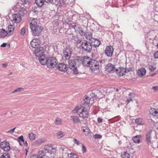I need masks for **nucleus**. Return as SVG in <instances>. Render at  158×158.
Listing matches in <instances>:
<instances>
[{
  "label": "nucleus",
  "mask_w": 158,
  "mask_h": 158,
  "mask_svg": "<svg viewBox=\"0 0 158 158\" xmlns=\"http://www.w3.org/2000/svg\"><path fill=\"white\" fill-rule=\"evenodd\" d=\"M81 48L84 51L89 52L92 49V44H91V43L84 40L82 43Z\"/></svg>",
  "instance_id": "nucleus-2"
},
{
  "label": "nucleus",
  "mask_w": 158,
  "mask_h": 158,
  "mask_svg": "<svg viewBox=\"0 0 158 158\" xmlns=\"http://www.w3.org/2000/svg\"><path fill=\"white\" fill-rule=\"evenodd\" d=\"M135 123L139 125H143L144 124V122L142 120V118H138L135 120Z\"/></svg>",
  "instance_id": "nucleus-32"
},
{
  "label": "nucleus",
  "mask_w": 158,
  "mask_h": 158,
  "mask_svg": "<svg viewBox=\"0 0 158 158\" xmlns=\"http://www.w3.org/2000/svg\"><path fill=\"white\" fill-rule=\"evenodd\" d=\"M16 128V127H15V128L11 129L6 132L7 133H9L10 134H12L15 132V129Z\"/></svg>",
  "instance_id": "nucleus-46"
},
{
  "label": "nucleus",
  "mask_w": 158,
  "mask_h": 158,
  "mask_svg": "<svg viewBox=\"0 0 158 158\" xmlns=\"http://www.w3.org/2000/svg\"><path fill=\"white\" fill-rule=\"evenodd\" d=\"M56 134L57 138L59 139L62 138L64 135V133L61 131L58 132Z\"/></svg>",
  "instance_id": "nucleus-38"
},
{
  "label": "nucleus",
  "mask_w": 158,
  "mask_h": 158,
  "mask_svg": "<svg viewBox=\"0 0 158 158\" xmlns=\"http://www.w3.org/2000/svg\"><path fill=\"white\" fill-rule=\"evenodd\" d=\"M10 155L8 153H4L2 155L0 158H10Z\"/></svg>",
  "instance_id": "nucleus-42"
},
{
  "label": "nucleus",
  "mask_w": 158,
  "mask_h": 158,
  "mask_svg": "<svg viewBox=\"0 0 158 158\" xmlns=\"http://www.w3.org/2000/svg\"><path fill=\"white\" fill-rule=\"evenodd\" d=\"M154 56L155 58H158V51L155 52L154 54Z\"/></svg>",
  "instance_id": "nucleus-54"
},
{
  "label": "nucleus",
  "mask_w": 158,
  "mask_h": 158,
  "mask_svg": "<svg viewBox=\"0 0 158 158\" xmlns=\"http://www.w3.org/2000/svg\"><path fill=\"white\" fill-rule=\"evenodd\" d=\"M25 32V28L23 27L22 28L21 31H20V34L23 35Z\"/></svg>",
  "instance_id": "nucleus-50"
},
{
  "label": "nucleus",
  "mask_w": 158,
  "mask_h": 158,
  "mask_svg": "<svg viewBox=\"0 0 158 158\" xmlns=\"http://www.w3.org/2000/svg\"><path fill=\"white\" fill-rule=\"evenodd\" d=\"M44 143V140L42 139H39L35 141L33 143V145L38 146Z\"/></svg>",
  "instance_id": "nucleus-25"
},
{
  "label": "nucleus",
  "mask_w": 158,
  "mask_h": 158,
  "mask_svg": "<svg viewBox=\"0 0 158 158\" xmlns=\"http://www.w3.org/2000/svg\"><path fill=\"white\" fill-rule=\"evenodd\" d=\"M19 91H20V88H18L16 89H15L14 91L11 92V94L14 93H15L16 92H19Z\"/></svg>",
  "instance_id": "nucleus-55"
},
{
  "label": "nucleus",
  "mask_w": 158,
  "mask_h": 158,
  "mask_svg": "<svg viewBox=\"0 0 158 158\" xmlns=\"http://www.w3.org/2000/svg\"><path fill=\"white\" fill-rule=\"evenodd\" d=\"M44 50L43 47H39L34 50L35 55L38 57L45 55L44 54Z\"/></svg>",
  "instance_id": "nucleus-9"
},
{
  "label": "nucleus",
  "mask_w": 158,
  "mask_h": 158,
  "mask_svg": "<svg viewBox=\"0 0 158 158\" xmlns=\"http://www.w3.org/2000/svg\"><path fill=\"white\" fill-rule=\"evenodd\" d=\"M14 26L12 25L8 26V30L7 31L8 35H11L12 34L14 31Z\"/></svg>",
  "instance_id": "nucleus-31"
},
{
  "label": "nucleus",
  "mask_w": 158,
  "mask_h": 158,
  "mask_svg": "<svg viewBox=\"0 0 158 158\" xmlns=\"http://www.w3.org/2000/svg\"><path fill=\"white\" fill-rule=\"evenodd\" d=\"M69 67L70 69H74L76 64L75 60H70L69 61Z\"/></svg>",
  "instance_id": "nucleus-27"
},
{
  "label": "nucleus",
  "mask_w": 158,
  "mask_h": 158,
  "mask_svg": "<svg viewBox=\"0 0 158 158\" xmlns=\"http://www.w3.org/2000/svg\"><path fill=\"white\" fill-rule=\"evenodd\" d=\"M46 155L45 153L43 151H39L37 155H34L31 158H43Z\"/></svg>",
  "instance_id": "nucleus-19"
},
{
  "label": "nucleus",
  "mask_w": 158,
  "mask_h": 158,
  "mask_svg": "<svg viewBox=\"0 0 158 158\" xmlns=\"http://www.w3.org/2000/svg\"><path fill=\"white\" fill-rule=\"evenodd\" d=\"M83 131L86 136L89 135L90 133V130L88 128H85V129L82 130Z\"/></svg>",
  "instance_id": "nucleus-36"
},
{
  "label": "nucleus",
  "mask_w": 158,
  "mask_h": 158,
  "mask_svg": "<svg viewBox=\"0 0 158 158\" xmlns=\"http://www.w3.org/2000/svg\"><path fill=\"white\" fill-rule=\"evenodd\" d=\"M120 69V71L119 72V75L120 76H122L125 74V68L122 67L119 68Z\"/></svg>",
  "instance_id": "nucleus-35"
},
{
  "label": "nucleus",
  "mask_w": 158,
  "mask_h": 158,
  "mask_svg": "<svg viewBox=\"0 0 158 158\" xmlns=\"http://www.w3.org/2000/svg\"><path fill=\"white\" fill-rule=\"evenodd\" d=\"M75 31L79 34L81 35H82L84 34L83 31L81 27H77L75 29Z\"/></svg>",
  "instance_id": "nucleus-30"
},
{
  "label": "nucleus",
  "mask_w": 158,
  "mask_h": 158,
  "mask_svg": "<svg viewBox=\"0 0 158 158\" xmlns=\"http://www.w3.org/2000/svg\"><path fill=\"white\" fill-rule=\"evenodd\" d=\"M70 118V120L73 122L74 124H76L80 122V120L79 119L77 116H71Z\"/></svg>",
  "instance_id": "nucleus-22"
},
{
  "label": "nucleus",
  "mask_w": 158,
  "mask_h": 158,
  "mask_svg": "<svg viewBox=\"0 0 158 158\" xmlns=\"http://www.w3.org/2000/svg\"><path fill=\"white\" fill-rule=\"evenodd\" d=\"M71 27L72 28H73L75 30V29H76V28H77V25L75 24L74 25H72Z\"/></svg>",
  "instance_id": "nucleus-60"
},
{
  "label": "nucleus",
  "mask_w": 158,
  "mask_h": 158,
  "mask_svg": "<svg viewBox=\"0 0 158 158\" xmlns=\"http://www.w3.org/2000/svg\"><path fill=\"white\" fill-rule=\"evenodd\" d=\"M47 3L49 4H54L55 2H53V0H44Z\"/></svg>",
  "instance_id": "nucleus-48"
},
{
  "label": "nucleus",
  "mask_w": 158,
  "mask_h": 158,
  "mask_svg": "<svg viewBox=\"0 0 158 158\" xmlns=\"http://www.w3.org/2000/svg\"><path fill=\"white\" fill-rule=\"evenodd\" d=\"M31 29L32 31V34L35 36L39 35L43 30V28L39 25L35 27H32Z\"/></svg>",
  "instance_id": "nucleus-4"
},
{
  "label": "nucleus",
  "mask_w": 158,
  "mask_h": 158,
  "mask_svg": "<svg viewBox=\"0 0 158 158\" xmlns=\"http://www.w3.org/2000/svg\"><path fill=\"white\" fill-rule=\"evenodd\" d=\"M90 101V98L88 96H86L85 98L81 102V103L83 105H86L89 103Z\"/></svg>",
  "instance_id": "nucleus-28"
},
{
  "label": "nucleus",
  "mask_w": 158,
  "mask_h": 158,
  "mask_svg": "<svg viewBox=\"0 0 158 158\" xmlns=\"http://www.w3.org/2000/svg\"><path fill=\"white\" fill-rule=\"evenodd\" d=\"M0 148L6 152L9 151L10 149L9 143L5 141L2 142L0 143Z\"/></svg>",
  "instance_id": "nucleus-12"
},
{
  "label": "nucleus",
  "mask_w": 158,
  "mask_h": 158,
  "mask_svg": "<svg viewBox=\"0 0 158 158\" xmlns=\"http://www.w3.org/2000/svg\"><path fill=\"white\" fill-rule=\"evenodd\" d=\"M27 11L26 9L22 7L20 8V21L22 19V17L25 18L27 16Z\"/></svg>",
  "instance_id": "nucleus-21"
},
{
  "label": "nucleus",
  "mask_w": 158,
  "mask_h": 158,
  "mask_svg": "<svg viewBox=\"0 0 158 158\" xmlns=\"http://www.w3.org/2000/svg\"><path fill=\"white\" fill-rule=\"evenodd\" d=\"M94 137L95 139H101L102 137L101 135H99L98 134H96L94 135Z\"/></svg>",
  "instance_id": "nucleus-47"
},
{
  "label": "nucleus",
  "mask_w": 158,
  "mask_h": 158,
  "mask_svg": "<svg viewBox=\"0 0 158 158\" xmlns=\"http://www.w3.org/2000/svg\"><path fill=\"white\" fill-rule=\"evenodd\" d=\"M146 72L145 68H141L138 69L137 73L139 76L141 77L145 75Z\"/></svg>",
  "instance_id": "nucleus-18"
},
{
  "label": "nucleus",
  "mask_w": 158,
  "mask_h": 158,
  "mask_svg": "<svg viewBox=\"0 0 158 158\" xmlns=\"http://www.w3.org/2000/svg\"><path fill=\"white\" fill-rule=\"evenodd\" d=\"M58 63V61L56 57H50L48 59L47 65V67L49 68H53Z\"/></svg>",
  "instance_id": "nucleus-3"
},
{
  "label": "nucleus",
  "mask_w": 158,
  "mask_h": 158,
  "mask_svg": "<svg viewBox=\"0 0 158 158\" xmlns=\"http://www.w3.org/2000/svg\"><path fill=\"white\" fill-rule=\"evenodd\" d=\"M114 52V48L111 46H107L105 50V54L108 57H111Z\"/></svg>",
  "instance_id": "nucleus-11"
},
{
  "label": "nucleus",
  "mask_w": 158,
  "mask_h": 158,
  "mask_svg": "<svg viewBox=\"0 0 158 158\" xmlns=\"http://www.w3.org/2000/svg\"><path fill=\"white\" fill-rule=\"evenodd\" d=\"M73 70V73L75 75L77 74L78 73V71L77 68L75 67L74 69H71Z\"/></svg>",
  "instance_id": "nucleus-45"
},
{
  "label": "nucleus",
  "mask_w": 158,
  "mask_h": 158,
  "mask_svg": "<svg viewBox=\"0 0 158 158\" xmlns=\"http://www.w3.org/2000/svg\"><path fill=\"white\" fill-rule=\"evenodd\" d=\"M73 142L78 145H79L80 143V142L76 139H74Z\"/></svg>",
  "instance_id": "nucleus-52"
},
{
  "label": "nucleus",
  "mask_w": 158,
  "mask_h": 158,
  "mask_svg": "<svg viewBox=\"0 0 158 158\" xmlns=\"http://www.w3.org/2000/svg\"><path fill=\"white\" fill-rule=\"evenodd\" d=\"M156 69V67L154 65H149V69L152 72H153Z\"/></svg>",
  "instance_id": "nucleus-44"
},
{
  "label": "nucleus",
  "mask_w": 158,
  "mask_h": 158,
  "mask_svg": "<svg viewBox=\"0 0 158 158\" xmlns=\"http://www.w3.org/2000/svg\"><path fill=\"white\" fill-rule=\"evenodd\" d=\"M81 109V107H76L75 108L72 110V113H77L78 114L79 113Z\"/></svg>",
  "instance_id": "nucleus-39"
},
{
  "label": "nucleus",
  "mask_w": 158,
  "mask_h": 158,
  "mask_svg": "<svg viewBox=\"0 0 158 158\" xmlns=\"http://www.w3.org/2000/svg\"><path fill=\"white\" fill-rule=\"evenodd\" d=\"M152 131L150 130L146 135L145 142L148 146H150L151 147L154 148L155 146L156 139L152 137Z\"/></svg>",
  "instance_id": "nucleus-1"
},
{
  "label": "nucleus",
  "mask_w": 158,
  "mask_h": 158,
  "mask_svg": "<svg viewBox=\"0 0 158 158\" xmlns=\"http://www.w3.org/2000/svg\"><path fill=\"white\" fill-rule=\"evenodd\" d=\"M36 135L33 133H31L29 134V138L30 140L33 141L35 139Z\"/></svg>",
  "instance_id": "nucleus-37"
},
{
  "label": "nucleus",
  "mask_w": 158,
  "mask_h": 158,
  "mask_svg": "<svg viewBox=\"0 0 158 158\" xmlns=\"http://www.w3.org/2000/svg\"><path fill=\"white\" fill-rule=\"evenodd\" d=\"M142 136L141 135H137L132 137V139L134 143H140V139Z\"/></svg>",
  "instance_id": "nucleus-23"
},
{
  "label": "nucleus",
  "mask_w": 158,
  "mask_h": 158,
  "mask_svg": "<svg viewBox=\"0 0 158 158\" xmlns=\"http://www.w3.org/2000/svg\"><path fill=\"white\" fill-rule=\"evenodd\" d=\"M154 114L153 115V116H156L157 117H158V111L156 110L155 111H154Z\"/></svg>",
  "instance_id": "nucleus-57"
},
{
  "label": "nucleus",
  "mask_w": 158,
  "mask_h": 158,
  "mask_svg": "<svg viewBox=\"0 0 158 158\" xmlns=\"http://www.w3.org/2000/svg\"><path fill=\"white\" fill-rule=\"evenodd\" d=\"M155 110H156L154 108L151 109L149 111L150 114L153 115L154 114V111Z\"/></svg>",
  "instance_id": "nucleus-49"
},
{
  "label": "nucleus",
  "mask_w": 158,
  "mask_h": 158,
  "mask_svg": "<svg viewBox=\"0 0 158 158\" xmlns=\"http://www.w3.org/2000/svg\"><path fill=\"white\" fill-rule=\"evenodd\" d=\"M80 59L83 65L87 67H89L91 59L88 56H83Z\"/></svg>",
  "instance_id": "nucleus-8"
},
{
  "label": "nucleus",
  "mask_w": 158,
  "mask_h": 158,
  "mask_svg": "<svg viewBox=\"0 0 158 158\" xmlns=\"http://www.w3.org/2000/svg\"><path fill=\"white\" fill-rule=\"evenodd\" d=\"M102 118L98 117V123H102Z\"/></svg>",
  "instance_id": "nucleus-58"
},
{
  "label": "nucleus",
  "mask_w": 158,
  "mask_h": 158,
  "mask_svg": "<svg viewBox=\"0 0 158 158\" xmlns=\"http://www.w3.org/2000/svg\"><path fill=\"white\" fill-rule=\"evenodd\" d=\"M8 34L7 31L2 28L0 29V37L2 38H4Z\"/></svg>",
  "instance_id": "nucleus-26"
},
{
  "label": "nucleus",
  "mask_w": 158,
  "mask_h": 158,
  "mask_svg": "<svg viewBox=\"0 0 158 158\" xmlns=\"http://www.w3.org/2000/svg\"><path fill=\"white\" fill-rule=\"evenodd\" d=\"M8 64L7 63H5L3 64H2V67L4 68H6Z\"/></svg>",
  "instance_id": "nucleus-61"
},
{
  "label": "nucleus",
  "mask_w": 158,
  "mask_h": 158,
  "mask_svg": "<svg viewBox=\"0 0 158 158\" xmlns=\"http://www.w3.org/2000/svg\"><path fill=\"white\" fill-rule=\"evenodd\" d=\"M61 119L58 117L56 118L54 123L56 124L60 125L61 123Z\"/></svg>",
  "instance_id": "nucleus-41"
},
{
  "label": "nucleus",
  "mask_w": 158,
  "mask_h": 158,
  "mask_svg": "<svg viewBox=\"0 0 158 158\" xmlns=\"http://www.w3.org/2000/svg\"><path fill=\"white\" fill-rule=\"evenodd\" d=\"M130 156V155L127 151L124 152L121 155V157L123 158H129Z\"/></svg>",
  "instance_id": "nucleus-34"
},
{
  "label": "nucleus",
  "mask_w": 158,
  "mask_h": 158,
  "mask_svg": "<svg viewBox=\"0 0 158 158\" xmlns=\"http://www.w3.org/2000/svg\"><path fill=\"white\" fill-rule=\"evenodd\" d=\"M41 151H43L45 153V154L47 153H49L50 154L54 153L56 152V149L52 146H45L44 149Z\"/></svg>",
  "instance_id": "nucleus-6"
},
{
  "label": "nucleus",
  "mask_w": 158,
  "mask_h": 158,
  "mask_svg": "<svg viewBox=\"0 0 158 158\" xmlns=\"http://www.w3.org/2000/svg\"><path fill=\"white\" fill-rule=\"evenodd\" d=\"M89 67L93 71L97 69L98 70L99 67V63L95 60H91Z\"/></svg>",
  "instance_id": "nucleus-5"
},
{
  "label": "nucleus",
  "mask_w": 158,
  "mask_h": 158,
  "mask_svg": "<svg viewBox=\"0 0 158 158\" xmlns=\"http://www.w3.org/2000/svg\"><path fill=\"white\" fill-rule=\"evenodd\" d=\"M22 141V142H23L24 146H25L26 147H27V146L28 144H27V143L26 141H25L23 139V141Z\"/></svg>",
  "instance_id": "nucleus-56"
},
{
  "label": "nucleus",
  "mask_w": 158,
  "mask_h": 158,
  "mask_svg": "<svg viewBox=\"0 0 158 158\" xmlns=\"http://www.w3.org/2000/svg\"><path fill=\"white\" fill-rule=\"evenodd\" d=\"M84 34L87 39H90L92 38V34L90 32H85L84 33Z\"/></svg>",
  "instance_id": "nucleus-33"
},
{
  "label": "nucleus",
  "mask_w": 158,
  "mask_h": 158,
  "mask_svg": "<svg viewBox=\"0 0 158 158\" xmlns=\"http://www.w3.org/2000/svg\"><path fill=\"white\" fill-rule=\"evenodd\" d=\"M81 108H82L81 109V111H80L79 113L78 114L79 117L83 118H87L89 116L88 113L85 110L83 107L82 106Z\"/></svg>",
  "instance_id": "nucleus-13"
},
{
  "label": "nucleus",
  "mask_w": 158,
  "mask_h": 158,
  "mask_svg": "<svg viewBox=\"0 0 158 158\" xmlns=\"http://www.w3.org/2000/svg\"><path fill=\"white\" fill-rule=\"evenodd\" d=\"M39 60L40 62L42 65H44L48 63V59L46 57H45V55L39 57Z\"/></svg>",
  "instance_id": "nucleus-17"
},
{
  "label": "nucleus",
  "mask_w": 158,
  "mask_h": 158,
  "mask_svg": "<svg viewBox=\"0 0 158 158\" xmlns=\"http://www.w3.org/2000/svg\"><path fill=\"white\" fill-rule=\"evenodd\" d=\"M100 44V41L98 40H95L94 42V44L93 45L95 48L98 47Z\"/></svg>",
  "instance_id": "nucleus-40"
},
{
  "label": "nucleus",
  "mask_w": 158,
  "mask_h": 158,
  "mask_svg": "<svg viewBox=\"0 0 158 158\" xmlns=\"http://www.w3.org/2000/svg\"><path fill=\"white\" fill-rule=\"evenodd\" d=\"M106 70L110 73H117L119 71L118 69H115L114 66L111 64H108L106 65Z\"/></svg>",
  "instance_id": "nucleus-10"
},
{
  "label": "nucleus",
  "mask_w": 158,
  "mask_h": 158,
  "mask_svg": "<svg viewBox=\"0 0 158 158\" xmlns=\"http://www.w3.org/2000/svg\"><path fill=\"white\" fill-rule=\"evenodd\" d=\"M29 0H23V3L24 4L28 3Z\"/></svg>",
  "instance_id": "nucleus-62"
},
{
  "label": "nucleus",
  "mask_w": 158,
  "mask_h": 158,
  "mask_svg": "<svg viewBox=\"0 0 158 158\" xmlns=\"http://www.w3.org/2000/svg\"><path fill=\"white\" fill-rule=\"evenodd\" d=\"M152 89L156 91L158 90V86H154L152 87Z\"/></svg>",
  "instance_id": "nucleus-59"
},
{
  "label": "nucleus",
  "mask_w": 158,
  "mask_h": 158,
  "mask_svg": "<svg viewBox=\"0 0 158 158\" xmlns=\"http://www.w3.org/2000/svg\"><path fill=\"white\" fill-rule=\"evenodd\" d=\"M57 68L60 71H65L67 70L68 67L67 65L64 63H59L57 65Z\"/></svg>",
  "instance_id": "nucleus-14"
},
{
  "label": "nucleus",
  "mask_w": 158,
  "mask_h": 158,
  "mask_svg": "<svg viewBox=\"0 0 158 158\" xmlns=\"http://www.w3.org/2000/svg\"><path fill=\"white\" fill-rule=\"evenodd\" d=\"M68 158H78L77 155L75 154L71 153L68 154Z\"/></svg>",
  "instance_id": "nucleus-43"
},
{
  "label": "nucleus",
  "mask_w": 158,
  "mask_h": 158,
  "mask_svg": "<svg viewBox=\"0 0 158 158\" xmlns=\"http://www.w3.org/2000/svg\"><path fill=\"white\" fill-rule=\"evenodd\" d=\"M72 49L69 47L65 48L63 50V55L66 59H69L71 56Z\"/></svg>",
  "instance_id": "nucleus-7"
},
{
  "label": "nucleus",
  "mask_w": 158,
  "mask_h": 158,
  "mask_svg": "<svg viewBox=\"0 0 158 158\" xmlns=\"http://www.w3.org/2000/svg\"><path fill=\"white\" fill-rule=\"evenodd\" d=\"M13 20L14 22L17 23L20 22V15L18 14H15L13 15Z\"/></svg>",
  "instance_id": "nucleus-24"
},
{
  "label": "nucleus",
  "mask_w": 158,
  "mask_h": 158,
  "mask_svg": "<svg viewBox=\"0 0 158 158\" xmlns=\"http://www.w3.org/2000/svg\"><path fill=\"white\" fill-rule=\"evenodd\" d=\"M6 43H3L1 45V46L2 47H5L6 46Z\"/></svg>",
  "instance_id": "nucleus-63"
},
{
  "label": "nucleus",
  "mask_w": 158,
  "mask_h": 158,
  "mask_svg": "<svg viewBox=\"0 0 158 158\" xmlns=\"http://www.w3.org/2000/svg\"><path fill=\"white\" fill-rule=\"evenodd\" d=\"M131 101H132V100L131 98H130V99L127 100V103H129Z\"/></svg>",
  "instance_id": "nucleus-64"
},
{
  "label": "nucleus",
  "mask_w": 158,
  "mask_h": 158,
  "mask_svg": "<svg viewBox=\"0 0 158 158\" xmlns=\"http://www.w3.org/2000/svg\"><path fill=\"white\" fill-rule=\"evenodd\" d=\"M82 151L83 153H85L86 151V149L85 146L83 144H82Z\"/></svg>",
  "instance_id": "nucleus-53"
},
{
  "label": "nucleus",
  "mask_w": 158,
  "mask_h": 158,
  "mask_svg": "<svg viewBox=\"0 0 158 158\" xmlns=\"http://www.w3.org/2000/svg\"><path fill=\"white\" fill-rule=\"evenodd\" d=\"M44 0H36L35 3L38 6L41 7L44 4Z\"/></svg>",
  "instance_id": "nucleus-29"
},
{
  "label": "nucleus",
  "mask_w": 158,
  "mask_h": 158,
  "mask_svg": "<svg viewBox=\"0 0 158 158\" xmlns=\"http://www.w3.org/2000/svg\"><path fill=\"white\" fill-rule=\"evenodd\" d=\"M29 22L30 23V27L31 28H32V27H35V26L38 25H37V19L36 18H30Z\"/></svg>",
  "instance_id": "nucleus-15"
},
{
  "label": "nucleus",
  "mask_w": 158,
  "mask_h": 158,
  "mask_svg": "<svg viewBox=\"0 0 158 158\" xmlns=\"http://www.w3.org/2000/svg\"><path fill=\"white\" fill-rule=\"evenodd\" d=\"M37 41H38V40L36 39H34L31 42L30 45L32 47L35 48H39V43L37 42Z\"/></svg>",
  "instance_id": "nucleus-20"
},
{
  "label": "nucleus",
  "mask_w": 158,
  "mask_h": 158,
  "mask_svg": "<svg viewBox=\"0 0 158 158\" xmlns=\"http://www.w3.org/2000/svg\"><path fill=\"white\" fill-rule=\"evenodd\" d=\"M59 152L63 154H66L68 153V148L64 145H61L59 148Z\"/></svg>",
  "instance_id": "nucleus-16"
},
{
  "label": "nucleus",
  "mask_w": 158,
  "mask_h": 158,
  "mask_svg": "<svg viewBox=\"0 0 158 158\" xmlns=\"http://www.w3.org/2000/svg\"><path fill=\"white\" fill-rule=\"evenodd\" d=\"M125 73H126L129 72L130 71H132V69L131 68H127L126 69L125 68Z\"/></svg>",
  "instance_id": "nucleus-51"
}]
</instances>
